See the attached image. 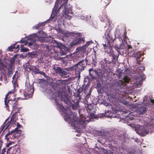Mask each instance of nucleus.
<instances>
[{"label":"nucleus","mask_w":154,"mask_h":154,"mask_svg":"<svg viewBox=\"0 0 154 154\" xmlns=\"http://www.w3.org/2000/svg\"><path fill=\"white\" fill-rule=\"evenodd\" d=\"M52 87L55 90L54 93L52 95V97L56 100L57 99V98H59L60 101H63L67 105L66 106L67 109L71 107L72 109L76 110L79 108V101L77 100L71 102L69 96L61 88L62 85L61 82L58 81L56 82L52 83Z\"/></svg>","instance_id":"1"},{"label":"nucleus","mask_w":154,"mask_h":154,"mask_svg":"<svg viewBox=\"0 0 154 154\" xmlns=\"http://www.w3.org/2000/svg\"><path fill=\"white\" fill-rule=\"evenodd\" d=\"M39 35H36L33 34V37L31 38H29L27 42L25 40H21L20 42L26 45L27 43L29 46H31L33 44H36L37 45H44L42 42H48V38L45 36L46 34L44 32H40Z\"/></svg>","instance_id":"2"},{"label":"nucleus","mask_w":154,"mask_h":154,"mask_svg":"<svg viewBox=\"0 0 154 154\" xmlns=\"http://www.w3.org/2000/svg\"><path fill=\"white\" fill-rule=\"evenodd\" d=\"M85 119L83 116L81 117V118L74 117L73 119L69 122V123L75 129H80L84 126L85 124L87 122L85 120Z\"/></svg>","instance_id":"3"},{"label":"nucleus","mask_w":154,"mask_h":154,"mask_svg":"<svg viewBox=\"0 0 154 154\" xmlns=\"http://www.w3.org/2000/svg\"><path fill=\"white\" fill-rule=\"evenodd\" d=\"M22 127V125L17 123V127L14 130H12L11 132L9 131L8 133L5 135V138L7 140H8L10 138L11 139H14L16 138L18 136H20L21 134V130L19 129Z\"/></svg>","instance_id":"4"},{"label":"nucleus","mask_w":154,"mask_h":154,"mask_svg":"<svg viewBox=\"0 0 154 154\" xmlns=\"http://www.w3.org/2000/svg\"><path fill=\"white\" fill-rule=\"evenodd\" d=\"M34 91L33 86L30 84L28 85L25 89L21 91L20 98L22 99H28L32 97Z\"/></svg>","instance_id":"5"},{"label":"nucleus","mask_w":154,"mask_h":154,"mask_svg":"<svg viewBox=\"0 0 154 154\" xmlns=\"http://www.w3.org/2000/svg\"><path fill=\"white\" fill-rule=\"evenodd\" d=\"M68 0H56L52 10H71L67 8L66 3Z\"/></svg>","instance_id":"6"},{"label":"nucleus","mask_w":154,"mask_h":154,"mask_svg":"<svg viewBox=\"0 0 154 154\" xmlns=\"http://www.w3.org/2000/svg\"><path fill=\"white\" fill-rule=\"evenodd\" d=\"M126 83L121 80L115 82L112 84L113 89L115 90H118L119 91H122L126 88Z\"/></svg>","instance_id":"7"},{"label":"nucleus","mask_w":154,"mask_h":154,"mask_svg":"<svg viewBox=\"0 0 154 154\" xmlns=\"http://www.w3.org/2000/svg\"><path fill=\"white\" fill-rule=\"evenodd\" d=\"M112 110H108L104 113L99 114L98 116L99 117L101 118L104 117H108L109 116L113 118H116L117 116L115 114L117 112V110L115 108H112Z\"/></svg>","instance_id":"8"},{"label":"nucleus","mask_w":154,"mask_h":154,"mask_svg":"<svg viewBox=\"0 0 154 154\" xmlns=\"http://www.w3.org/2000/svg\"><path fill=\"white\" fill-rule=\"evenodd\" d=\"M88 60L86 58L83 60H81L76 64H75L76 69V71L79 72V75L81 72L84 70L86 66Z\"/></svg>","instance_id":"9"},{"label":"nucleus","mask_w":154,"mask_h":154,"mask_svg":"<svg viewBox=\"0 0 154 154\" xmlns=\"http://www.w3.org/2000/svg\"><path fill=\"white\" fill-rule=\"evenodd\" d=\"M136 131L139 134L142 136H144L149 133V130L146 127H144L140 126L137 127L136 129Z\"/></svg>","instance_id":"10"},{"label":"nucleus","mask_w":154,"mask_h":154,"mask_svg":"<svg viewBox=\"0 0 154 154\" xmlns=\"http://www.w3.org/2000/svg\"><path fill=\"white\" fill-rule=\"evenodd\" d=\"M5 107L6 109L9 110L10 107H12L13 109H16V106L17 105V103L14 100H9L4 102Z\"/></svg>","instance_id":"11"},{"label":"nucleus","mask_w":154,"mask_h":154,"mask_svg":"<svg viewBox=\"0 0 154 154\" xmlns=\"http://www.w3.org/2000/svg\"><path fill=\"white\" fill-rule=\"evenodd\" d=\"M111 29L109 28L106 30L105 35L108 42H113L116 38L115 36H113L111 34Z\"/></svg>","instance_id":"12"},{"label":"nucleus","mask_w":154,"mask_h":154,"mask_svg":"<svg viewBox=\"0 0 154 154\" xmlns=\"http://www.w3.org/2000/svg\"><path fill=\"white\" fill-rule=\"evenodd\" d=\"M87 105V111L89 113L90 117L92 118L96 119V116L94 113L96 112V109L94 108L92 104H88Z\"/></svg>","instance_id":"13"},{"label":"nucleus","mask_w":154,"mask_h":154,"mask_svg":"<svg viewBox=\"0 0 154 154\" xmlns=\"http://www.w3.org/2000/svg\"><path fill=\"white\" fill-rule=\"evenodd\" d=\"M29 68L35 74H39L43 75L45 77H47V75L44 72L42 71H40L39 69L36 68V66H31Z\"/></svg>","instance_id":"14"},{"label":"nucleus","mask_w":154,"mask_h":154,"mask_svg":"<svg viewBox=\"0 0 154 154\" xmlns=\"http://www.w3.org/2000/svg\"><path fill=\"white\" fill-rule=\"evenodd\" d=\"M110 63L111 62L107 60L106 58H104L100 62V64L103 68L105 69L108 68L109 70L110 69L109 68L110 66Z\"/></svg>","instance_id":"15"},{"label":"nucleus","mask_w":154,"mask_h":154,"mask_svg":"<svg viewBox=\"0 0 154 154\" xmlns=\"http://www.w3.org/2000/svg\"><path fill=\"white\" fill-rule=\"evenodd\" d=\"M84 38H75L71 43V45L72 46L80 44L85 42Z\"/></svg>","instance_id":"16"},{"label":"nucleus","mask_w":154,"mask_h":154,"mask_svg":"<svg viewBox=\"0 0 154 154\" xmlns=\"http://www.w3.org/2000/svg\"><path fill=\"white\" fill-rule=\"evenodd\" d=\"M142 55V53L141 52L138 51L134 54H134L131 56H133L136 58L137 63L139 64L140 63V61L143 60V58L141 57Z\"/></svg>","instance_id":"17"},{"label":"nucleus","mask_w":154,"mask_h":154,"mask_svg":"<svg viewBox=\"0 0 154 154\" xmlns=\"http://www.w3.org/2000/svg\"><path fill=\"white\" fill-rule=\"evenodd\" d=\"M147 109L145 105L141 106L137 108V112L140 114H143L146 113Z\"/></svg>","instance_id":"18"},{"label":"nucleus","mask_w":154,"mask_h":154,"mask_svg":"<svg viewBox=\"0 0 154 154\" xmlns=\"http://www.w3.org/2000/svg\"><path fill=\"white\" fill-rule=\"evenodd\" d=\"M72 10H64L63 11V15L66 18L70 19L71 16L70 14H72Z\"/></svg>","instance_id":"19"},{"label":"nucleus","mask_w":154,"mask_h":154,"mask_svg":"<svg viewBox=\"0 0 154 154\" xmlns=\"http://www.w3.org/2000/svg\"><path fill=\"white\" fill-rule=\"evenodd\" d=\"M56 11L57 10H52V13L51 14L50 17L48 20H46L45 22L48 23H50L52 21H55V19L54 17L56 15L55 14H54V13L56 12Z\"/></svg>","instance_id":"20"},{"label":"nucleus","mask_w":154,"mask_h":154,"mask_svg":"<svg viewBox=\"0 0 154 154\" xmlns=\"http://www.w3.org/2000/svg\"><path fill=\"white\" fill-rule=\"evenodd\" d=\"M107 47L105 49V50L107 53H111V52L112 49V42H108L107 43Z\"/></svg>","instance_id":"21"},{"label":"nucleus","mask_w":154,"mask_h":154,"mask_svg":"<svg viewBox=\"0 0 154 154\" xmlns=\"http://www.w3.org/2000/svg\"><path fill=\"white\" fill-rule=\"evenodd\" d=\"M146 127L148 130L152 128H154V120L152 119L146 125Z\"/></svg>","instance_id":"22"},{"label":"nucleus","mask_w":154,"mask_h":154,"mask_svg":"<svg viewBox=\"0 0 154 154\" xmlns=\"http://www.w3.org/2000/svg\"><path fill=\"white\" fill-rule=\"evenodd\" d=\"M106 138L109 141H112L114 140L115 138L113 135H112L109 133H107V136L106 137Z\"/></svg>","instance_id":"23"},{"label":"nucleus","mask_w":154,"mask_h":154,"mask_svg":"<svg viewBox=\"0 0 154 154\" xmlns=\"http://www.w3.org/2000/svg\"><path fill=\"white\" fill-rule=\"evenodd\" d=\"M60 50V54L62 55H65L66 54L68 51V49L64 46V47H62Z\"/></svg>","instance_id":"24"},{"label":"nucleus","mask_w":154,"mask_h":154,"mask_svg":"<svg viewBox=\"0 0 154 154\" xmlns=\"http://www.w3.org/2000/svg\"><path fill=\"white\" fill-rule=\"evenodd\" d=\"M128 50L130 56H131L134 54V51L132 50V48L131 45H128Z\"/></svg>","instance_id":"25"},{"label":"nucleus","mask_w":154,"mask_h":154,"mask_svg":"<svg viewBox=\"0 0 154 154\" xmlns=\"http://www.w3.org/2000/svg\"><path fill=\"white\" fill-rule=\"evenodd\" d=\"M89 74L90 76L93 78L94 79L95 76H94V75L93 74L94 73H96V72L95 71L93 68H91L89 70Z\"/></svg>","instance_id":"26"},{"label":"nucleus","mask_w":154,"mask_h":154,"mask_svg":"<svg viewBox=\"0 0 154 154\" xmlns=\"http://www.w3.org/2000/svg\"><path fill=\"white\" fill-rule=\"evenodd\" d=\"M64 70H66V71H71L74 70H76V68L75 65L73 66L69 67L68 68H64Z\"/></svg>","instance_id":"27"},{"label":"nucleus","mask_w":154,"mask_h":154,"mask_svg":"<svg viewBox=\"0 0 154 154\" xmlns=\"http://www.w3.org/2000/svg\"><path fill=\"white\" fill-rule=\"evenodd\" d=\"M53 69L54 70L56 73L59 74L62 69V68L60 67L56 66L54 67Z\"/></svg>","instance_id":"28"},{"label":"nucleus","mask_w":154,"mask_h":154,"mask_svg":"<svg viewBox=\"0 0 154 154\" xmlns=\"http://www.w3.org/2000/svg\"><path fill=\"white\" fill-rule=\"evenodd\" d=\"M56 100L55 99V101H56V103L58 105L60 109L61 110H62L64 109V107L63 105L61 104H59L57 101L58 100H60V99L59 98H57Z\"/></svg>","instance_id":"29"},{"label":"nucleus","mask_w":154,"mask_h":154,"mask_svg":"<svg viewBox=\"0 0 154 154\" xmlns=\"http://www.w3.org/2000/svg\"><path fill=\"white\" fill-rule=\"evenodd\" d=\"M64 69H62L59 74L61 76L66 75H67V72H66Z\"/></svg>","instance_id":"30"},{"label":"nucleus","mask_w":154,"mask_h":154,"mask_svg":"<svg viewBox=\"0 0 154 154\" xmlns=\"http://www.w3.org/2000/svg\"><path fill=\"white\" fill-rule=\"evenodd\" d=\"M112 56V60H111V63H114L116 61V59L117 58V56L116 55L112 53V54L111 53H110Z\"/></svg>","instance_id":"31"},{"label":"nucleus","mask_w":154,"mask_h":154,"mask_svg":"<svg viewBox=\"0 0 154 154\" xmlns=\"http://www.w3.org/2000/svg\"><path fill=\"white\" fill-rule=\"evenodd\" d=\"M6 68V66L3 63L1 62L0 63V70H4Z\"/></svg>","instance_id":"32"},{"label":"nucleus","mask_w":154,"mask_h":154,"mask_svg":"<svg viewBox=\"0 0 154 154\" xmlns=\"http://www.w3.org/2000/svg\"><path fill=\"white\" fill-rule=\"evenodd\" d=\"M85 49V46H82V47H78L76 49V50L78 52H83Z\"/></svg>","instance_id":"33"},{"label":"nucleus","mask_w":154,"mask_h":154,"mask_svg":"<svg viewBox=\"0 0 154 154\" xmlns=\"http://www.w3.org/2000/svg\"><path fill=\"white\" fill-rule=\"evenodd\" d=\"M19 47L20 45H17L16 48L14 47V45L11 46L10 47V51H12L15 48L16 49H18V50L19 49Z\"/></svg>","instance_id":"34"},{"label":"nucleus","mask_w":154,"mask_h":154,"mask_svg":"<svg viewBox=\"0 0 154 154\" xmlns=\"http://www.w3.org/2000/svg\"><path fill=\"white\" fill-rule=\"evenodd\" d=\"M123 79L124 80V82L125 83H128L130 80V79L129 78V77L127 76H125Z\"/></svg>","instance_id":"35"},{"label":"nucleus","mask_w":154,"mask_h":154,"mask_svg":"<svg viewBox=\"0 0 154 154\" xmlns=\"http://www.w3.org/2000/svg\"><path fill=\"white\" fill-rule=\"evenodd\" d=\"M6 122V128H5V130L7 129H9L10 128L9 126L10 125L11 122L10 121L8 122V123H7V121H5Z\"/></svg>","instance_id":"36"},{"label":"nucleus","mask_w":154,"mask_h":154,"mask_svg":"<svg viewBox=\"0 0 154 154\" xmlns=\"http://www.w3.org/2000/svg\"><path fill=\"white\" fill-rule=\"evenodd\" d=\"M21 51L22 52H27L29 50L28 48H24L23 46V45H21Z\"/></svg>","instance_id":"37"},{"label":"nucleus","mask_w":154,"mask_h":154,"mask_svg":"<svg viewBox=\"0 0 154 154\" xmlns=\"http://www.w3.org/2000/svg\"><path fill=\"white\" fill-rule=\"evenodd\" d=\"M45 46H44L45 49V51H47L48 52H49V51H51V47L49 46H48L47 45V44H45Z\"/></svg>","instance_id":"38"},{"label":"nucleus","mask_w":154,"mask_h":154,"mask_svg":"<svg viewBox=\"0 0 154 154\" xmlns=\"http://www.w3.org/2000/svg\"><path fill=\"white\" fill-rule=\"evenodd\" d=\"M93 43L92 41V40L89 41L87 42L86 44L84 46L85 47V49H86V48L88 47L90 44H92Z\"/></svg>","instance_id":"39"},{"label":"nucleus","mask_w":154,"mask_h":154,"mask_svg":"<svg viewBox=\"0 0 154 154\" xmlns=\"http://www.w3.org/2000/svg\"><path fill=\"white\" fill-rule=\"evenodd\" d=\"M82 89H79L77 90V96L78 97H79L80 96V94L81 92H82Z\"/></svg>","instance_id":"40"},{"label":"nucleus","mask_w":154,"mask_h":154,"mask_svg":"<svg viewBox=\"0 0 154 154\" xmlns=\"http://www.w3.org/2000/svg\"><path fill=\"white\" fill-rule=\"evenodd\" d=\"M12 93H13V92L12 91H10L6 94V95L5 96L4 102H5V101H6L8 99V95H9V94Z\"/></svg>","instance_id":"41"},{"label":"nucleus","mask_w":154,"mask_h":154,"mask_svg":"<svg viewBox=\"0 0 154 154\" xmlns=\"http://www.w3.org/2000/svg\"><path fill=\"white\" fill-rule=\"evenodd\" d=\"M16 58V57H15L14 56L10 60V63L14 64Z\"/></svg>","instance_id":"42"},{"label":"nucleus","mask_w":154,"mask_h":154,"mask_svg":"<svg viewBox=\"0 0 154 154\" xmlns=\"http://www.w3.org/2000/svg\"><path fill=\"white\" fill-rule=\"evenodd\" d=\"M57 48H60V50L62 47H64V45H63L61 43H60L57 42Z\"/></svg>","instance_id":"43"},{"label":"nucleus","mask_w":154,"mask_h":154,"mask_svg":"<svg viewBox=\"0 0 154 154\" xmlns=\"http://www.w3.org/2000/svg\"><path fill=\"white\" fill-rule=\"evenodd\" d=\"M6 122H5L1 126V127L0 128V131L1 132H2L4 128L6 127Z\"/></svg>","instance_id":"44"},{"label":"nucleus","mask_w":154,"mask_h":154,"mask_svg":"<svg viewBox=\"0 0 154 154\" xmlns=\"http://www.w3.org/2000/svg\"><path fill=\"white\" fill-rule=\"evenodd\" d=\"M14 64L11 63H10L8 64V66H9V69H8V71H10V70H12V68L13 67V66Z\"/></svg>","instance_id":"45"},{"label":"nucleus","mask_w":154,"mask_h":154,"mask_svg":"<svg viewBox=\"0 0 154 154\" xmlns=\"http://www.w3.org/2000/svg\"><path fill=\"white\" fill-rule=\"evenodd\" d=\"M126 34H127V32L126 31H125L124 33V35H123V39L124 40H125L127 38V36H126Z\"/></svg>","instance_id":"46"},{"label":"nucleus","mask_w":154,"mask_h":154,"mask_svg":"<svg viewBox=\"0 0 154 154\" xmlns=\"http://www.w3.org/2000/svg\"><path fill=\"white\" fill-rule=\"evenodd\" d=\"M104 2L106 4L105 5L107 6L110 3V1L109 0H104Z\"/></svg>","instance_id":"47"},{"label":"nucleus","mask_w":154,"mask_h":154,"mask_svg":"<svg viewBox=\"0 0 154 154\" xmlns=\"http://www.w3.org/2000/svg\"><path fill=\"white\" fill-rule=\"evenodd\" d=\"M44 25V23H42L40 24H38L37 26L36 27V28H37V29H39V27L41 26H43Z\"/></svg>","instance_id":"48"},{"label":"nucleus","mask_w":154,"mask_h":154,"mask_svg":"<svg viewBox=\"0 0 154 154\" xmlns=\"http://www.w3.org/2000/svg\"><path fill=\"white\" fill-rule=\"evenodd\" d=\"M125 114H126V113L128 114V115H127L126 116L125 115V117H128V115L130 114V111H125Z\"/></svg>","instance_id":"49"},{"label":"nucleus","mask_w":154,"mask_h":154,"mask_svg":"<svg viewBox=\"0 0 154 154\" xmlns=\"http://www.w3.org/2000/svg\"><path fill=\"white\" fill-rule=\"evenodd\" d=\"M91 94V92L90 91V92L88 93V95L86 96V98H87L88 97L90 96Z\"/></svg>","instance_id":"50"},{"label":"nucleus","mask_w":154,"mask_h":154,"mask_svg":"<svg viewBox=\"0 0 154 154\" xmlns=\"http://www.w3.org/2000/svg\"><path fill=\"white\" fill-rule=\"evenodd\" d=\"M97 91L98 92V93H100V92H101V90H100V89L99 88V87H98V88H97Z\"/></svg>","instance_id":"51"},{"label":"nucleus","mask_w":154,"mask_h":154,"mask_svg":"<svg viewBox=\"0 0 154 154\" xmlns=\"http://www.w3.org/2000/svg\"><path fill=\"white\" fill-rule=\"evenodd\" d=\"M103 46L104 48V49H105L106 48V47H107V44H103Z\"/></svg>","instance_id":"52"},{"label":"nucleus","mask_w":154,"mask_h":154,"mask_svg":"<svg viewBox=\"0 0 154 154\" xmlns=\"http://www.w3.org/2000/svg\"><path fill=\"white\" fill-rule=\"evenodd\" d=\"M103 104L106 106H108L109 105V103H107V102H104V103H103Z\"/></svg>","instance_id":"53"},{"label":"nucleus","mask_w":154,"mask_h":154,"mask_svg":"<svg viewBox=\"0 0 154 154\" xmlns=\"http://www.w3.org/2000/svg\"><path fill=\"white\" fill-rule=\"evenodd\" d=\"M88 86H87V85L85 86L84 87V90L85 91L86 90L88 89Z\"/></svg>","instance_id":"54"},{"label":"nucleus","mask_w":154,"mask_h":154,"mask_svg":"<svg viewBox=\"0 0 154 154\" xmlns=\"http://www.w3.org/2000/svg\"><path fill=\"white\" fill-rule=\"evenodd\" d=\"M141 70L142 71H144L145 70V67L143 66L141 67Z\"/></svg>","instance_id":"55"},{"label":"nucleus","mask_w":154,"mask_h":154,"mask_svg":"<svg viewBox=\"0 0 154 154\" xmlns=\"http://www.w3.org/2000/svg\"><path fill=\"white\" fill-rule=\"evenodd\" d=\"M19 110H20V108H18V109H17V111L15 112V113H14V115L15 114H16L17 113L19 112Z\"/></svg>","instance_id":"56"},{"label":"nucleus","mask_w":154,"mask_h":154,"mask_svg":"<svg viewBox=\"0 0 154 154\" xmlns=\"http://www.w3.org/2000/svg\"><path fill=\"white\" fill-rule=\"evenodd\" d=\"M150 101L152 103L154 104V99H151Z\"/></svg>","instance_id":"57"},{"label":"nucleus","mask_w":154,"mask_h":154,"mask_svg":"<svg viewBox=\"0 0 154 154\" xmlns=\"http://www.w3.org/2000/svg\"><path fill=\"white\" fill-rule=\"evenodd\" d=\"M81 34V33H76V35H78L79 36H80Z\"/></svg>","instance_id":"58"},{"label":"nucleus","mask_w":154,"mask_h":154,"mask_svg":"<svg viewBox=\"0 0 154 154\" xmlns=\"http://www.w3.org/2000/svg\"><path fill=\"white\" fill-rule=\"evenodd\" d=\"M15 75H13V77H12V79H14L15 78Z\"/></svg>","instance_id":"59"},{"label":"nucleus","mask_w":154,"mask_h":154,"mask_svg":"<svg viewBox=\"0 0 154 154\" xmlns=\"http://www.w3.org/2000/svg\"><path fill=\"white\" fill-rule=\"evenodd\" d=\"M34 54H31V57H33V56H34Z\"/></svg>","instance_id":"60"},{"label":"nucleus","mask_w":154,"mask_h":154,"mask_svg":"<svg viewBox=\"0 0 154 154\" xmlns=\"http://www.w3.org/2000/svg\"><path fill=\"white\" fill-rule=\"evenodd\" d=\"M2 59L0 57V63L2 62Z\"/></svg>","instance_id":"61"},{"label":"nucleus","mask_w":154,"mask_h":154,"mask_svg":"<svg viewBox=\"0 0 154 154\" xmlns=\"http://www.w3.org/2000/svg\"><path fill=\"white\" fill-rule=\"evenodd\" d=\"M117 48V49H116V50H117L119 49L118 48ZM119 49H121L120 48V46L119 47Z\"/></svg>","instance_id":"62"},{"label":"nucleus","mask_w":154,"mask_h":154,"mask_svg":"<svg viewBox=\"0 0 154 154\" xmlns=\"http://www.w3.org/2000/svg\"><path fill=\"white\" fill-rule=\"evenodd\" d=\"M18 42H16L15 43V45H16L17 43Z\"/></svg>","instance_id":"63"},{"label":"nucleus","mask_w":154,"mask_h":154,"mask_svg":"<svg viewBox=\"0 0 154 154\" xmlns=\"http://www.w3.org/2000/svg\"><path fill=\"white\" fill-rule=\"evenodd\" d=\"M57 12H58L59 10H57Z\"/></svg>","instance_id":"64"}]
</instances>
